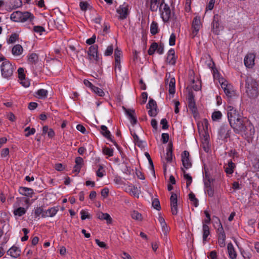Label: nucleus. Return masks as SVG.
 Wrapping results in <instances>:
<instances>
[{"label": "nucleus", "mask_w": 259, "mask_h": 259, "mask_svg": "<svg viewBox=\"0 0 259 259\" xmlns=\"http://www.w3.org/2000/svg\"><path fill=\"white\" fill-rule=\"evenodd\" d=\"M258 83L251 76H247L245 79L246 93L250 98H255L258 95Z\"/></svg>", "instance_id": "f257e3e1"}, {"label": "nucleus", "mask_w": 259, "mask_h": 259, "mask_svg": "<svg viewBox=\"0 0 259 259\" xmlns=\"http://www.w3.org/2000/svg\"><path fill=\"white\" fill-rule=\"evenodd\" d=\"M227 116L230 124L243 117L240 112L231 105L227 107Z\"/></svg>", "instance_id": "f03ea898"}, {"label": "nucleus", "mask_w": 259, "mask_h": 259, "mask_svg": "<svg viewBox=\"0 0 259 259\" xmlns=\"http://www.w3.org/2000/svg\"><path fill=\"white\" fill-rule=\"evenodd\" d=\"M255 133V130L253 124L249 120L244 125L243 128L239 132V134L245 139L251 138Z\"/></svg>", "instance_id": "7ed1b4c3"}, {"label": "nucleus", "mask_w": 259, "mask_h": 259, "mask_svg": "<svg viewBox=\"0 0 259 259\" xmlns=\"http://www.w3.org/2000/svg\"><path fill=\"white\" fill-rule=\"evenodd\" d=\"M2 75L6 78H9L13 74L14 67L9 61L3 62L1 65Z\"/></svg>", "instance_id": "20e7f679"}, {"label": "nucleus", "mask_w": 259, "mask_h": 259, "mask_svg": "<svg viewBox=\"0 0 259 259\" xmlns=\"http://www.w3.org/2000/svg\"><path fill=\"white\" fill-rule=\"evenodd\" d=\"M248 121L249 120L243 117L230 124L235 133L238 134H239V132L243 128L244 125L246 124V122Z\"/></svg>", "instance_id": "39448f33"}, {"label": "nucleus", "mask_w": 259, "mask_h": 259, "mask_svg": "<svg viewBox=\"0 0 259 259\" xmlns=\"http://www.w3.org/2000/svg\"><path fill=\"white\" fill-rule=\"evenodd\" d=\"M188 107L190 111L195 117L197 114V109L196 106L194 96L192 92H189L188 95Z\"/></svg>", "instance_id": "423d86ee"}, {"label": "nucleus", "mask_w": 259, "mask_h": 259, "mask_svg": "<svg viewBox=\"0 0 259 259\" xmlns=\"http://www.w3.org/2000/svg\"><path fill=\"white\" fill-rule=\"evenodd\" d=\"M98 46H91L88 51V54L90 60H94L97 63L100 61V58L98 54Z\"/></svg>", "instance_id": "0eeeda50"}, {"label": "nucleus", "mask_w": 259, "mask_h": 259, "mask_svg": "<svg viewBox=\"0 0 259 259\" xmlns=\"http://www.w3.org/2000/svg\"><path fill=\"white\" fill-rule=\"evenodd\" d=\"M201 26L200 18L199 17H195L192 24V32L191 33V37L192 38L197 35Z\"/></svg>", "instance_id": "6e6552de"}, {"label": "nucleus", "mask_w": 259, "mask_h": 259, "mask_svg": "<svg viewBox=\"0 0 259 259\" xmlns=\"http://www.w3.org/2000/svg\"><path fill=\"white\" fill-rule=\"evenodd\" d=\"M147 108L149 109L148 114L151 117L155 116L158 113L157 104L152 99H150L148 104L146 106Z\"/></svg>", "instance_id": "1a4fd4ad"}, {"label": "nucleus", "mask_w": 259, "mask_h": 259, "mask_svg": "<svg viewBox=\"0 0 259 259\" xmlns=\"http://www.w3.org/2000/svg\"><path fill=\"white\" fill-rule=\"evenodd\" d=\"M161 12V17L163 21L167 22L170 19L171 16V11L167 4H164L162 9L160 10Z\"/></svg>", "instance_id": "9d476101"}, {"label": "nucleus", "mask_w": 259, "mask_h": 259, "mask_svg": "<svg viewBox=\"0 0 259 259\" xmlns=\"http://www.w3.org/2000/svg\"><path fill=\"white\" fill-rule=\"evenodd\" d=\"M122 109L125 112L126 115L128 116L129 120L132 125H135L137 123V119L135 113V111L134 109H126L124 106H122Z\"/></svg>", "instance_id": "9b49d317"}, {"label": "nucleus", "mask_w": 259, "mask_h": 259, "mask_svg": "<svg viewBox=\"0 0 259 259\" xmlns=\"http://www.w3.org/2000/svg\"><path fill=\"white\" fill-rule=\"evenodd\" d=\"M170 201L172 214L176 215L178 213V198L176 194L171 193Z\"/></svg>", "instance_id": "f8f14e48"}, {"label": "nucleus", "mask_w": 259, "mask_h": 259, "mask_svg": "<svg viewBox=\"0 0 259 259\" xmlns=\"http://www.w3.org/2000/svg\"><path fill=\"white\" fill-rule=\"evenodd\" d=\"M116 12L119 15L118 19L120 20L126 19L128 15V6L125 4L120 6Z\"/></svg>", "instance_id": "ddd939ff"}, {"label": "nucleus", "mask_w": 259, "mask_h": 259, "mask_svg": "<svg viewBox=\"0 0 259 259\" xmlns=\"http://www.w3.org/2000/svg\"><path fill=\"white\" fill-rule=\"evenodd\" d=\"M255 55L253 53L247 54L244 59V63L245 66L251 68L254 65Z\"/></svg>", "instance_id": "4468645a"}, {"label": "nucleus", "mask_w": 259, "mask_h": 259, "mask_svg": "<svg viewBox=\"0 0 259 259\" xmlns=\"http://www.w3.org/2000/svg\"><path fill=\"white\" fill-rule=\"evenodd\" d=\"M189 153L187 151H184L182 154L183 165L186 169H188L192 166V163L189 159Z\"/></svg>", "instance_id": "2eb2a0df"}, {"label": "nucleus", "mask_w": 259, "mask_h": 259, "mask_svg": "<svg viewBox=\"0 0 259 259\" xmlns=\"http://www.w3.org/2000/svg\"><path fill=\"white\" fill-rule=\"evenodd\" d=\"M101 134L104 137L109 139L110 141L114 143V145L117 147L118 149H119V147L117 143L111 138V135L110 132L108 130L107 127L105 125H102L101 126Z\"/></svg>", "instance_id": "dca6fc26"}, {"label": "nucleus", "mask_w": 259, "mask_h": 259, "mask_svg": "<svg viewBox=\"0 0 259 259\" xmlns=\"http://www.w3.org/2000/svg\"><path fill=\"white\" fill-rule=\"evenodd\" d=\"M219 17L218 15H214L212 22V31L215 34H219L221 27L219 23Z\"/></svg>", "instance_id": "f3484780"}, {"label": "nucleus", "mask_w": 259, "mask_h": 259, "mask_svg": "<svg viewBox=\"0 0 259 259\" xmlns=\"http://www.w3.org/2000/svg\"><path fill=\"white\" fill-rule=\"evenodd\" d=\"M221 87L228 97L231 98L234 96L235 93L234 91L231 90L230 85H228L225 82H222L221 83Z\"/></svg>", "instance_id": "a211bd4d"}, {"label": "nucleus", "mask_w": 259, "mask_h": 259, "mask_svg": "<svg viewBox=\"0 0 259 259\" xmlns=\"http://www.w3.org/2000/svg\"><path fill=\"white\" fill-rule=\"evenodd\" d=\"M7 253L12 257L17 258L20 256V249L16 246H13L9 249Z\"/></svg>", "instance_id": "6ab92c4d"}, {"label": "nucleus", "mask_w": 259, "mask_h": 259, "mask_svg": "<svg viewBox=\"0 0 259 259\" xmlns=\"http://www.w3.org/2000/svg\"><path fill=\"white\" fill-rule=\"evenodd\" d=\"M166 61L170 64L174 65L176 63V58L175 55V51L171 49L169 50L166 58Z\"/></svg>", "instance_id": "aec40b11"}, {"label": "nucleus", "mask_w": 259, "mask_h": 259, "mask_svg": "<svg viewBox=\"0 0 259 259\" xmlns=\"http://www.w3.org/2000/svg\"><path fill=\"white\" fill-rule=\"evenodd\" d=\"M34 19L33 15L29 12L26 11L21 12V19L22 21L21 22H24L28 20L32 21Z\"/></svg>", "instance_id": "412c9836"}, {"label": "nucleus", "mask_w": 259, "mask_h": 259, "mask_svg": "<svg viewBox=\"0 0 259 259\" xmlns=\"http://www.w3.org/2000/svg\"><path fill=\"white\" fill-rule=\"evenodd\" d=\"M165 159L167 162H171L172 159V143L169 142L167 146Z\"/></svg>", "instance_id": "4be33fe9"}, {"label": "nucleus", "mask_w": 259, "mask_h": 259, "mask_svg": "<svg viewBox=\"0 0 259 259\" xmlns=\"http://www.w3.org/2000/svg\"><path fill=\"white\" fill-rule=\"evenodd\" d=\"M228 252L231 259H236L237 254L232 243H229L227 246Z\"/></svg>", "instance_id": "5701e85b"}, {"label": "nucleus", "mask_w": 259, "mask_h": 259, "mask_svg": "<svg viewBox=\"0 0 259 259\" xmlns=\"http://www.w3.org/2000/svg\"><path fill=\"white\" fill-rule=\"evenodd\" d=\"M158 221L161 226L164 235L166 236L169 230L164 218L162 216L159 215L158 217Z\"/></svg>", "instance_id": "b1692460"}, {"label": "nucleus", "mask_w": 259, "mask_h": 259, "mask_svg": "<svg viewBox=\"0 0 259 259\" xmlns=\"http://www.w3.org/2000/svg\"><path fill=\"white\" fill-rule=\"evenodd\" d=\"M21 12L20 11H17L14 12L11 14L10 19L14 22H21L22 21V19H21Z\"/></svg>", "instance_id": "393cba45"}, {"label": "nucleus", "mask_w": 259, "mask_h": 259, "mask_svg": "<svg viewBox=\"0 0 259 259\" xmlns=\"http://www.w3.org/2000/svg\"><path fill=\"white\" fill-rule=\"evenodd\" d=\"M134 138V142L135 145H137L139 148H143L145 147L144 145V142L141 140L137 135L135 133L132 134Z\"/></svg>", "instance_id": "a878e982"}, {"label": "nucleus", "mask_w": 259, "mask_h": 259, "mask_svg": "<svg viewBox=\"0 0 259 259\" xmlns=\"http://www.w3.org/2000/svg\"><path fill=\"white\" fill-rule=\"evenodd\" d=\"M22 52L23 48L20 45H15L12 50V53L15 56L20 55Z\"/></svg>", "instance_id": "bb28decb"}, {"label": "nucleus", "mask_w": 259, "mask_h": 259, "mask_svg": "<svg viewBox=\"0 0 259 259\" xmlns=\"http://www.w3.org/2000/svg\"><path fill=\"white\" fill-rule=\"evenodd\" d=\"M235 167V164L232 162V160H230L228 162L227 166L224 167L225 172L227 174H232L234 172V169Z\"/></svg>", "instance_id": "cd10ccee"}, {"label": "nucleus", "mask_w": 259, "mask_h": 259, "mask_svg": "<svg viewBox=\"0 0 259 259\" xmlns=\"http://www.w3.org/2000/svg\"><path fill=\"white\" fill-rule=\"evenodd\" d=\"M160 0H151L150 1V10L152 12H156L158 8L159 9Z\"/></svg>", "instance_id": "c85d7f7f"}, {"label": "nucleus", "mask_w": 259, "mask_h": 259, "mask_svg": "<svg viewBox=\"0 0 259 259\" xmlns=\"http://www.w3.org/2000/svg\"><path fill=\"white\" fill-rule=\"evenodd\" d=\"M57 210L55 208H51L45 211V213L42 214V217H52L56 214Z\"/></svg>", "instance_id": "c756f323"}, {"label": "nucleus", "mask_w": 259, "mask_h": 259, "mask_svg": "<svg viewBox=\"0 0 259 259\" xmlns=\"http://www.w3.org/2000/svg\"><path fill=\"white\" fill-rule=\"evenodd\" d=\"M20 193L23 195L31 197L33 191L32 189L26 187H22L20 189Z\"/></svg>", "instance_id": "7c9ffc66"}, {"label": "nucleus", "mask_w": 259, "mask_h": 259, "mask_svg": "<svg viewBox=\"0 0 259 259\" xmlns=\"http://www.w3.org/2000/svg\"><path fill=\"white\" fill-rule=\"evenodd\" d=\"M181 170L183 172L184 179L187 181L186 187L188 188L192 183V178L189 174L186 173L185 170L183 168H181Z\"/></svg>", "instance_id": "2f4dec72"}, {"label": "nucleus", "mask_w": 259, "mask_h": 259, "mask_svg": "<svg viewBox=\"0 0 259 259\" xmlns=\"http://www.w3.org/2000/svg\"><path fill=\"white\" fill-rule=\"evenodd\" d=\"M98 218L100 220H106L108 223H110L112 221L111 217L107 213L100 212L98 214Z\"/></svg>", "instance_id": "473e14b6"}, {"label": "nucleus", "mask_w": 259, "mask_h": 259, "mask_svg": "<svg viewBox=\"0 0 259 259\" xmlns=\"http://www.w3.org/2000/svg\"><path fill=\"white\" fill-rule=\"evenodd\" d=\"M175 79L171 78L169 82V94L174 95L175 93Z\"/></svg>", "instance_id": "72a5a7b5"}, {"label": "nucleus", "mask_w": 259, "mask_h": 259, "mask_svg": "<svg viewBox=\"0 0 259 259\" xmlns=\"http://www.w3.org/2000/svg\"><path fill=\"white\" fill-rule=\"evenodd\" d=\"M209 227L205 224H203V241L204 242L209 235Z\"/></svg>", "instance_id": "f704fd0d"}, {"label": "nucleus", "mask_w": 259, "mask_h": 259, "mask_svg": "<svg viewBox=\"0 0 259 259\" xmlns=\"http://www.w3.org/2000/svg\"><path fill=\"white\" fill-rule=\"evenodd\" d=\"M129 193L137 198L139 197V193L137 187L135 186L130 187L128 189Z\"/></svg>", "instance_id": "c9c22d12"}, {"label": "nucleus", "mask_w": 259, "mask_h": 259, "mask_svg": "<svg viewBox=\"0 0 259 259\" xmlns=\"http://www.w3.org/2000/svg\"><path fill=\"white\" fill-rule=\"evenodd\" d=\"M19 35L16 33L12 34L9 38L7 40L8 44H13L18 39Z\"/></svg>", "instance_id": "e433bc0d"}, {"label": "nucleus", "mask_w": 259, "mask_h": 259, "mask_svg": "<svg viewBox=\"0 0 259 259\" xmlns=\"http://www.w3.org/2000/svg\"><path fill=\"white\" fill-rule=\"evenodd\" d=\"M26 210L24 207H20L14 211V214L15 215L21 217L26 213Z\"/></svg>", "instance_id": "4c0bfd02"}, {"label": "nucleus", "mask_w": 259, "mask_h": 259, "mask_svg": "<svg viewBox=\"0 0 259 259\" xmlns=\"http://www.w3.org/2000/svg\"><path fill=\"white\" fill-rule=\"evenodd\" d=\"M151 33L155 35L158 33V25L156 22L153 21L150 26Z\"/></svg>", "instance_id": "58836bf2"}, {"label": "nucleus", "mask_w": 259, "mask_h": 259, "mask_svg": "<svg viewBox=\"0 0 259 259\" xmlns=\"http://www.w3.org/2000/svg\"><path fill=\"white\" fill-rule=\"evenodd\" d=\"M222 117V114L220 111H214L212 113L211 118L213 121H217L221 119Z\"/></svg>", "instance_id": "ea45409f"}, {"label": "nucleus", "mask_w": 259, "mask_h": 259, "mask_svg": "<svg viewBox=\"0 0 259 259\" xmlns=\"http://www.w3.org/2000/svg\"><path fill=\"white\" fill-rule=\"evenodd\" d=\"M226 235H218V243L220 247H223L225 246Z\"/></svg>", "instance_id": "a19ab883"}, {"label": "nucleus", "mask_w": 259, "mask_h": 259, "mask_svg": "<svg viewBox=\"0 0 259 259\" xmlns=\"http://www.w3.org/2000/svg\"><path fill=\"white\" fill-rule=\"evenodd\" d=\"M36 94L39 98H45L47 96L48 91L45 89H40L37 91Z\"/></svg>", "instance_id": "79ce46f5"}, {"label": "nucleus", "mask_w": 259, "mask_h": 259, "mask_svg": "<svg viewBox=\"0 0 259 259\" xmlns=\"http://www.w3.org/2000/svg\"><path fill=\"white\" fill-rule=\"evenodd\" d=\"M157 49V44L156 42H153L151 45V46L148 51V54L149 55H152L154 53L155 51L156 50H156Z\"/></svg>", "instance_id": "37998d69"}, {"label": "nucleus", "mask_w": 259, "mask_h": 259, "mask_svg": "<svg viewBox=\"0 0 259 259\" xmlns=\"http://www.w3.org/2000/svg\"><path fill=\"white\" fill-rule=\"evenodd\" d=\"M28 61L31 63L35 64L38 61V56L36 54L32 53L28 57Z\"/></svg>", "instance_id": "c03bdc74"}, {"label": "nucleus", "mask_w": 259, "mask_h": 259, "mask_svg": "<svg viewBox=\"0 0 259 259\" xmlns=\"http://www.w3.org/2000/svg\"><path fill=\"white\" fill-rule=\"evenodd\" d=\"M102 152L105 155L108 156H112L113 155V150L106 147L103 148Z\"/></svg>", "instance_id": "a18cd8bd"}, {"label": "nucleus", "mask_w": 259, "mask_h": 259, "mask_svg": "<svg viewBox=\"0 0 259 259\" xmlns=\"http://www.w3.org/2000/svg\"><path fill=\"white\" fill-rule=\"evenodd\" d=\"M132 218L133 219L138 221H141L142 219V214L137 211H133L131 213Z\"/></svg>", "instance_id": "49530a36"}, {"label": "nucleus", "mask_w": 259, "mask_h": 259, "mask_svg": "<svg viewBox=\"0 0 259 259\" xmlns=\"http://www.w3.org/2000/svg\"><path fill=\"white\" fill-rule=\"evenodd\" d=\"M229 131H227L226 127L225 126H222L219 131V134L221 137H223V135L226 133L225 136H224V138H227L229 135L228 134Z\"/></svg>", "instance_id": "de8ad7c7"}, {"label": "nucleus", "mask_w": 259, "mask_h": 259, "mask_svg": "<svg viewBox=\"0 0 259 259\" xmlns=\"http://www.w3.org/2000/svg\"><path fill=\"white\" fill-rule=\"evenodd\" d=\"M189 198L192 202H193L195 207H197L198 206V200L197 198H196L194 194H193V193H190L189 194Z\"/></svg>", "instance_id": "09e8293b"}, {"label": "nucleus", "mask_w": 259, "mask_h": 259, "mask_svg": "<svg viewBox=\"0 0 259 259\" xmlns=\"http://www.w3.org/2000/svg\"><path fill=\"white\" fill-rule=\"evenodd\" d=\"M152 205L157 210H159L161 208L159 201L157 198H154L152 200Z\"/></svg>", "instance_id": "8fccbe9b"}, {"label": "nucleus", "mask_w": 259, "mask_h": 259, "mask_svg": "<svg viewBox=\"0 0 259 259\" xmlns=\"http://www.w3.org/2000/svg\"><path fill=\"white\" fill-rule=\"evenodd\" d=\"M92 90L100 97H103L104 96L105 94L103 90L97 87H95V85Z\"/></svg>", "instance_id": "3c124183"}, {"label": "nucleus", "mask_w": 259, "mask_h": 259, "mask_svg": "<svg viewBox=\"0 0 259 259\" xmlns=\"http://www.w3.org/2000/svg\"><path fill=\"white\" fill-rule=\"evenodd\" d=\"M80 9L82 11H85L90 7V4L87 2H80L79 3Z\"/></svg>", "instance_id": "603ef678"}, {"label": "nucleus", "mask_w": 259, "mask_h": 259, "mask_svg": "<svg viewBox=\"0 0 259 259\" xmlns=\"http://www.w3.org/2000/svg\"><path fill=\"white\" fill-rule=\"evenodd\" d=\"M18 77L20 80H22L25 77L24 70L23 68H19L18 69Z\"/></svg>", "instance_id": "864d4df0"}, {"label": "nucleus", "mask_w": 259, "mask_h": 259, "mask_svg": "<svg viewBox=\"0 0 259 259\" xmlns=\"http://www.w3.org/2000/svg\"><path fill=\"white\" fill-rule=\"evenodd\" d=\"M113 51V45L108 46L105 52V55L106 56H110L112 54Z\"/></svg>", "instance_id": "5fc2aeb1"}, {"label": "nucleus", "mask_w": 259, "mask_h": 259, "mask_svg": "<svg viewBox=\"0 0 259 259\" xmlns=\"http://www.w3.org/2000/svg\"><path fill=\"white\" fill-rule=\"evenodd\" d=\"M33 31L35 32L39 33L40 35L45 31V28L40 26H35L33 27Z\"/></svg>", "instance_id": "6e6d98bb"}, {"label": "nucleus", "mask_w": 259, "mask_h": 259, "mask_svg": "<svg viewBox=\"0 0 259 259\" xmlns=\"http://www.w3.org/2000/svg\"><path fill=\"white\" fill-rule=\"evenodd\" d=\"M44 213H45V211L43 210L42 208L40 207H37L35 210V215L37 217H39L41 215V217H42V214Z\"/></svg>", "instance_id": "4d7b16f0"}, {"label": "nucleus", "mask_w": 259, "mask_h": 259, "mask_svg": "<svg viewBox=\"0 0 259 259\" xmlns=\"http://www.w3.org/2000/svg\"><path fill=\"white\" fill-rule=\"evenodd\" d=\"M205 193L207 194V195L209 196V197H213V194H214V191H213V189L212 187H209V188H205Z\"/></svg>", "instance_id": "13d9d810"}, {"label": "nucleus", "mask_w": 259, "mask_h": 259, "mask_svg": "<svg viewBox=\"0 0 259 259\" xmlns=\"http://www.w3.org/2000/svg\"><path fill=\"white\" fill-rule=\"evenodd\" d=\"M176 41V35L175 33H171L169 39V45L170 46H174L175 45Z\"/></svg>", "instance_id": "bf43d9fd"}, {"label": "nucleus", "mask_w": 259, "mask_h": 259, "mask_svg": "<svg viewBox=\"0 0 259 259\" xmlns=\"http://www.w3.org/2000/svg\"><path fill=\"white\" fill-rule=\"evenodd\" d=\"M202 125L203 126V128L204 131H207L208 128V121L207 119L204 118L202 121Z\"/></svg>", "instance_id": "052dcab7"}, {"label": "nucleus", "mask_w": 259, "mask_h": 259, "mask_svg": "<svg viewBox=\"0 0 259 259\" xmlns=\"http://www.w3.org/2000/svg\"><path fill=\"white\" fill-rule=\"evenodd\" d=\"M80 214L81 215V219L82 220H84L86 219H90V215L87 212H85L84 210H82L80 212Z\"/></svg>", "instance_id": "680f3d73"}, {"label": "nucleus", "mask_w": 259, "mask_h": 259, "mask_svg": "<svg viewBox=\"0 0 259 259\" xmlns=\"http://www.w3.org/2000/svg\"><path fill=\"white\" fill-rule=\"evenodd\" d=\"M54 168L58 171H62L63 170L65 166L63 165L62 163H56L54 166Z\"/></svg>", "instance_id": "e2e57ef3"}, {"label": "nucleus", "mask_w": 259, "mask_h": 259, "mask_svg": "<svg viewBox=\"0 0 259 259\" xmlns=\"http://www.w3.org/2000/svg\"><path fill=\"white\" fill-rule=\"evenodd\" d=\"M160 124L162 125V129L166 130L168 128V125L167 124V121L165 118H163L161 120Z\"/></svg>", "instance_id": "0e129e2a"}, {"label": "nucleus", "mask_w": 259, "mask_h": 259, "mask_svg": "<svg viewBox=\"0 0 259 259\" xmlns=\"http://www.w3.org/2000/svg\"><path fill=\"white\" fill-rule=\"evenodd\" d=\"M75 164L77 165H79L82 167L83 164V159L80 157H77L75 158Z\"/></svg>", "instance_id": "69168bd1"}, {"label": "nucleus", "mask_w": 259, "mask_h": 259, "mask_svg": "<svg viewBox=\"0 0 259 259\" xmlns=\"http://www.w3.org/2000/svg\"><path fill=\"white\" fill-rule=\"evenodd\" d=\"M161 139L163 143H166L169 140V135L166 133H163L161 135Z\"/></svg>", "instance_id": "338daca9"}, {"label": "nucleus", "mask_w": 259, "mask_h": 259, "mask_svg": "<svg viewBox=\"0 0 259 259\" xmlns=\"http://www.w3.org/2000/svg\"><path fill=\"white\" fill-rule=\"evenodd\" d=\"M208 257L209 259H217V252L214 250L211 251V252H210L209 254L208 255Z\"/></svg>", "instance_id": "774afa93"}]
</instances>
